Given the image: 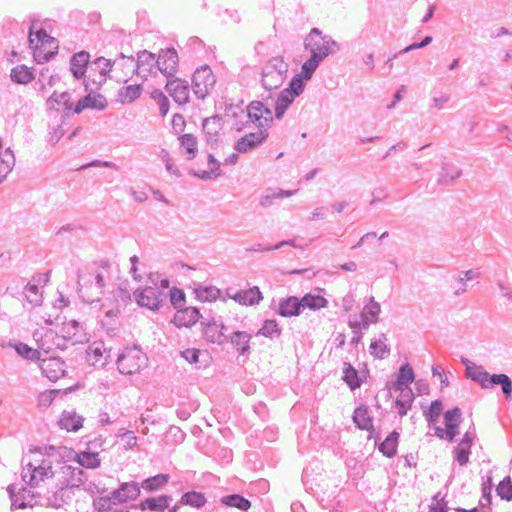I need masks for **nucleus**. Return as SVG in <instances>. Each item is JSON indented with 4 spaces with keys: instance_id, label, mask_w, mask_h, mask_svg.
I'll return each mask as SVG.
<instances>
[{
    "instance_id": "obj_1",
    "label": "nucleus",
    "mask_w": 512,
    "mask_h": 512,
    "mask_svg": "<svg viewBox=\"0 0 512 512\" xmlns=\"http://www.w3.org/2000/svg\"><path fill=\"white\" fill-rule=\"evenodd\" d=\"M304 48L310 52V57L303 63V73L307 77H312L319 64L334 54L339 47L330 36L323 35L318 28H312L304 39Z\"/></svg>"
},
{
    "instance_id": "obj_2",
    "label": "nucleus",
    "mask_w": 512,
    "mask_h": 512,
    "mask_svg": "<svg viewBox=\"0 0 512 512\" xmlns=\"http://www.w3.org/2000/svg\"><path fill=\"white\" fill-rule=\"evenodd\" d=\"M413 368L409 364L400 367L396 380L389 386L390 396L395 401V408L399 415H406L414 401V394L410 384L414 381Z\"/></svg>"
},
{
    "instance_id": "obj_3",
    "label": "nucleus",
    "mask_w": 512,
    "mask_h": 512,
    "mask_svg": "<svg viewBox=\"0 0 512 512\" xmlns=\"http://www.w3.org/2000/svg\"><path fill=\"white\" fill-rule=\"evenodd\" d=\"M287 72L288 64L284 61L283 57H272L262 67V86L268 91L278 89L285 81Z\"/></svg>"
},
{
    "instance_id": "obj_4",
    "label": "nucleus",
    "mask_w": 512,
    "mask_h": 512,
    "mask_svg": "<svg viewBox=\"0 0 512 512\" xmlns=\"http://www.w3.org/2000/svg\"><path fill=\"white\" fill-rule=\"evenodd\" d=\"M117 369L121 374L139 373L148 364L147 355L138 346L126 347L117 356Z\"/></svg>"
},
{
    "instance_id": "obj_5",
    "label": "nucleus",
    "mask_w": 512,
    "mask_h": 512,
    "mask_svg": "<svg viewBox=\"0 0 512 512\" xmlns=\"http://www.w3.org/2000/svg\"><path fill=\"white\" fill-rule=\"evenodd\" d=\"M55 475L52 467V461L49 458H43L37 465L29 462L22 472L23 481L34 488L40 482L52 478Z\"/></svg>"
},
{
    "instance_id": "obj_6",
    "label": "nucleus",
    "mask_w": 512,
    "mask_h": 512,
    "mask_svg": "<svg viewBox=\"0 0 512 512\" xmlns=\"http://www.w3.org/2000/svg\"><path fill=\"white\" fill-rule=\"evenodd\" d=\"M133 295L140 307H145L152 311H158L165 304L167 297L166 293L157 291L156 288L151 286L138 288L134 291Z\"/></svg>"
},
{
    "instance_id": "obj_7",
    "label": "nucleus",
    "mask_w": 512,
    "mask_h": 512,
    "mask_svg": "<svg viewBox=\"0 0 512 512\" xmlns=\"http://www.w3.org/2000/svg\"><path fill=\"white\" fill-rule=\"evenodd\" d=\"M216 78L208 65L197 68L192 76L194 94L199 99H204L214 87Z\"/></svg>"
},
{
    "instance_id": "obj_8",
    "label": "nucleus",
    "mask_w": 512,
    "mask_h": 512,
    "mask_svg": "<svg viewBox=\"0 0 512 512\" xmlns=\"http://www.w3.org/2000/svg\"><path fill=\"white\" fill-rule=\"evenodd\" d=\"M462 422V413L459 408L448 410L444 414V427L435 426V435L444 440L452 441L459 434V426Z\"/></svg>"
},
{
    "instance_id": "obj_9",
    "label": "nucleus",
    "mask_w": 512,
    "mask_h": 512,
    "mask_svg": "<svg viewBox=\"0 0 512 512\" xmlns=\"http://www.w3.org/2000/svg\"><path fill=\"white\" fill-rule=\"evenodd\" d=\"M204 339L212 344L223 345L228 342L226 335V326L223 324L221 317L218 319H204L201 321Z\"/></svg>"
},
{
    "instance_id": "obj_10",
    "label": "nucleus",
    "mask_w": 512,
    "mask_h": 512,
    "mask_svg": "<svg viewBox=\"0 0 512 512\" xmlns=\"http://www.w3.org/2000/svg\"><path fill=\"white\" fill-rule=\"evenodd\" d=\"M354 423L357 424L361 433L358 435L359 438H366L372 442V445H376V434L373 429L372 418L366 407H358L354 411Z\"/></svg>"
},
{
    "instance_id": "obj_11",
    "label": "nucleus",
    "mask_w": 512,
    "mask_h": 512,
    "mask_svg": "<svg viewBox=\"0 0 512 512\" xmlns=\"http://www.w3.org/2000/svg\"><path fill=\"white\" fill-rule=\"evenodd\" d=\"M178 54L174 48L162 49L157 57L156 65L167 78L174 77L178 68Z\"/></svg>"
},
{
    "instance_id": "obj_12",
    "label": "nucleus",
    "mask_w": 512,
    "mask_h": 512,
    "mask_svg": "<svg viewBox=\"0 0 512 512\" xmlns=\"http://www.w3.org/2000/svg\"><path fill=\"white\" fill-rule=\"evenodd\" d=\"M39 368L43 376L53 382L64 376L66 372V364L59 357L40 358Z\"/></svg>"
},
{
    "instance_id": "obj_13",
    "label": "nucleus",
    "mask_w": 512,
    "mask_h": 512,
    "mask_svg": "<svg viewBox=\"0 0 512 512\" xmlns=\"http://www.w3.org/2000/svg\"><path fill=\"white\" fill-rule=\"evenodd\" d=\"M203 133L205 141L211 149H215L219 145V133L222 129V117L214 115L203 120Z\"/></svg>"
},
{
    "instance_id": "obj_14",
    "label": "nucleus",
    "mask_w": 512,
    "mask_h": 512,
    "mask_svg": "<svg viewBox=\"0 0 512 512\" xmlns=\"http://www.w3.org/2000/svg\"><path fill=\"white\" fill-rule=\"evenodd\" d=\"M165 89L179 105L189 102V85L186 81L176 77L167 78Z\"/></svg>"
},
{
    "instance_id": "obj_15",
    "label": "nucleus",
    "mask_w": 512,
    "mask_h": 512,
    "mask_svg": "<svg viewBox=\"0 0 512 512\" xmlns=\"http://www.w3.org/2000/svg\"><path fill=\"white\" fill-rule=\"evenodd\" d=\"M268 137L267 129L253 132L242 136L235 144L234 149L239 153H247L260 146Z\"/></svg>"
},
{
    "instance_id": "obj_16",
    "label": "nucleus",
    "mask_w": 512,
    "mask_h": 512,
    "mask_svg": "<svg viewBox=\"0 0 512 512\" xmlns=\"http://www.w3.org/2000/svg\"><path fill=\"white\" fill-rule=\"evenodd\" d=\"M140 494V486L137 482H124L111 492L114 504H122L129 500L136 499Z\"/></svg>"
},
{
    "instance_id": "obj_17",
    "label": "nucleus",
    "mask_w": 512,
    "mask_h": 512,
    "mask_svg": "<svg viewBox=\"0 0 512 512\" xmlns=\"http://www.w3.org/2000/svg\"><path fill=\"white\" fill-rule=\"evenodd\" d=\"M63 340H70L73 344L88 341L87 334L84 332L83 326L77 320H70L63 323L61 329Z\"/></svg>"
},
{
    "instance_id": "obj_18",
    "label": "nucleus",
    "mask_w": 512,
    "mask_h": 512,
    "mask_svg": "<svg viewBox=\"0 0 512 512\" xmlns=\"http://www.w3.org/2000/svg\"><path fill=\"white\" fill-rule=\"evenodd\" d=\"M100 62H104V68L99 71V79H91L90 76L84 79V86L86 91L93 92L94 89L98 90L106 82L108 73L112 69L113 62L105 57H98L94 60L93 64L96 66L100 65Z\"/></svg>"
},
{
    "instance_id": "obj_19",
    "label": "nucleus",
    "mask_w": 512,
    "mask_h": 512,
    "mask_svg": "<svg viewBox=\"0 0 512 512\" xmlns=\"http://www.w3.org/2000/svg\"><path fill=\"white\" fill-rule=\"evenodd\" d=\"M202 315L196 307L178 309L174 315L173 323L177 327H191L196 324Z\"/></svg>"
},
{
    "instance_id": "obj_20",
    "label": "nucleus",
    "mask_w": 512,
    "mask_h": 512,
    "mask_svg": "<svg viewBox=\"0 0 512 512\" xmlns=\"http://www.w3.org/2000/svg\"><path fill=\"white\" fill-rule=\"evenodd\" d=\"M73 495L71 489L57 482V489L46 497L47 505L56 509L61 508L72 499Z\"/></svg>"
},
{
    "instance_id": "obj_21",
    "label": "nucleus",
    "mask_w": 512,
    "mask_h": 512,
    "mask_svg": "<svg viewBox=\"0 0 512 512\" xmlns=\"http://www.w3.org/2000/svg\"><path fill=\"white\" fill-rule=\"evenodd\" d=\"M90 61V54L87 51H80L75 53L70 59V71L73 77L77 80L86 79L85 73L87 65Z\"/></svg>"
},
{
    "instance_id": "obj_22",
    "label": "nucleus",
    "mask_w": 512,
    "mask_h": 512,
    "mask_svg": "<svg viewBox=\"0 0 512 512\" xmlns=\"http://www.w3.org/2000/svg\"><path fill=\"white\" fill-rule=\"evenodd\" d=\"M173 498L171 495H160L158 497H148L139 503L142 511L150 510L154 512H164L169 508Z\"/></svg>"
},
{
    "instance_id": "obj_23",
    "label": "nucleus",
    "mask_w": 512,
    "mask_h": 512,
    "mask_svg": "<svg viewBox=\"0 0 512 512\" xmlns=\"http://www.w3.org/2000/svg\"><path fill=\"white\" fill-rule=\"evenodd\" d=\"M230 298L241 305L253 306L263 299V295L259 287L254 286L247 290L237 291L234 295H230Z\"/></svg>"
},
{
    "instance_id": "obj_24",
    "label": "nucleus",
    "mask_w": 512,
    "mask_h": 512,
    "mask_svg": "<svg viewBox=\"0 0 512 512\" xmlns=\"http://www.w3.org/2000/svg\"><path fill=\"white\" fill-rule=\"evenodd\" d=\"M276 312L282 317L298 316L302 312V305L299 298L290 296L279 301Z\"/></svg>"
},
{
    "instance_id": "obj_25",
    "label": "nucleus",
    "mask_w": 512,
    "mask_h": 512,
    "mask_svg": "<svg viewBox=\"0 0 512 512\" xmlns=\"http://www.w3.org/2000/svg\"><path fill=\"white\" fill-rule=\"evenodd\" d=\"M37 25L36 22H32L30 28H29V34H28V41L29 46L31 49L34 50L33 56L37 63H44L48 62L50 59H52L56 55V51L53 50H45L46 46L41 45H34L35 39L33 38V29Z\"/></svg>"
},
{
    "instance_id": "obj_26",
    "label": "nucleus",
    "mask_w": 512,
    "mask_h": 512,
    "mask_svg": "<svg viewBox=\"0 0 512 512\" xmlns=\"http://www.w3.org/2000/svg\"><path fill=\"white\" fill-rule=\"evenodd\" d=\"M251 335L246 331H234L228 336V342L237 350L240 355L250 353Z\"/></svg>"
},
{
    "instance_id": "obj_27",
    "label": "nucleus",
    "mask_w": 512,
    "mask_h": 512,
    "mask_svg": "<svg viewBox=\"0 0 512 512\" xmlns=\"http://www.w3.org/2000/svg\"><path fill=\"white\" fill-rule=\"evenodd\" d=\"M59 426L67 431H78L83 425V418L75 411L64 410L58 421Z\"/></svg>"
},
{
    "instance_id": "obj_28",
    "label": "nucleus",
    "mask_w": 512,
    "mask_h": 512,
    "mask_svg": "<svg viewBox=\"0 0 512 512\" xmlns=\"http://www.w3.org/2000/svg\"><path fill=\"white\" fill-rule=\"evenodd\" d=\"M61 477L58 479L59 483L65 485L69 489L73 491L74 488H79L82 486V482L79 481L80 478L76 476L75 467L72 465H63L60 467Z\"/></svg>"
},
{
    "instance_id": "obj_29",
    "label": "nucleus",
    "mask_w": 512,
    "mask_h": 512,
    "mask_svg": "<svg viewBox=\"0 0 512 512\" xmlns=\"http://www.w3.org/2000/svg\"><path fill=\"white\" fill-rule=\"evenodd\" d=\"M142 85L133 84L122 87L118 90L117 100L122 104H129L138 99L142 94Z\"/></svg>"
},
{
    "instance_id": "obj_30",
    "label": "nucleus",
    "mask_w": 512,
    "mask_h": 512,
    "mask_svg": "<svg viewBox=\"0 0 512 512\" xmlns=\"http://www.w3.org/2000/svg\"><path fill=\"white\" fill-rule=\"evenodd\" d=\"M473 439V435L467 432L459 442L456 448V459L460 465H464L468 462Z\"/></svg>"
},
{
    "instance_id": "obj_31",
    "label": "nucleus",
    "mask_w": 512,
    "mask_h": 512,
    "mask_svg": "<svg viewBox=\"0 0 512 512\" xmlns=\"http://www.w3.org/2000/svg\"><path fill=\"white\" fill-rule=\"evenodd\" d=\"M501 385L503 393L506 395L507 398L511 397L512 393V383L509 379V377L505 374H498V375H492L490 376L488 373L486 375V380L484 382L483 387H491L494 385Z\"/></svg>"
},
{
    "instance_id": "obj_32",
    "label": "nucleus",
    "mask_w": 512,
    "mask_h": 512,
    "mask_svg": "<svg viewBox=\"0 0 512 512\" xmlns=\"http://www.w3.org/2000/svg\"><path fill=\"white\" fill-rule=\"evenodd\" d=\"M75 460L79 466L89 469L98 468L101 464L98 453L90 450L77 453Z\"/></svg>"
},
{
    "instance_id": "obj_33",
    "label": "nucleus",
    "mask_w": 512,
    "mask_h": 512,
    "mask_svg": "<svg viewBox=\"0 0 512 512\" xmlns=\"http://www.w3.org/2000/svg\"><path fill=\"white\" fill-rule=\"evenodd\" d=\"M295 96L287 90H282L275 101V117L281 119L289 106L293 103Z\"/></svg>"
},
{
    "instance_id": "obj_34",
    "label": "nucleus",
    "mask_w": 512,
    "mask_h": 512,
    "mask_svg": "<svg viewBox=\"0 0 512 512\" xmlns=\"http://www.w3.org/2000/svg\"><path fill=\"white\" fill-rule=\"evenodd\" d=\"M15 161V155L11 148H6L0 159V183H2L13 170Z\"/></svg>"
},
{
    "instance_id": "obj_35",
    "label": "nucleus",
    "mask_w": 512,
    "mask_h": 512,
    "mask_svg": "<svg viewBox=\"0 0 512 512\" xmlns=\"http://www.w3.org/2000/svg\"><path fill=\"white\" fill-rule=\"evenodd\" d=\"M11 80L18 84H28L34 79V74L26 65H17L10 73Z\"/></svg>"
},
{
    "instance_id": "obj_36",
    "label": "nucleus",
    "mask_w": 512,
    "mask_h": 512,
    "mask_svg": "<svg viewBox=\"0 0 512 512\" xmlns=\"http://www.w3.org/2000/svg\"><path fill=\"white\" fill-rule=\"evenodd\" d=\"M170 476L168 474L160 473L149 477L142 481L140 488L148 492H153L161 489L169 482Z\"/></svg>"
},
{
    "instance_id": "obj_37",
    "label": "nucleus",
    "mask_w": 512,
    "mask_h": 512,
    "mask_svg": "<svg viewBox=\"0 0 512 512\" xmlns=\"http://www.w3.org/2000/svg\"><path fill=\"white\" fill-rule=\"evenodd\" d=\"M247 117L250 121L248 123H254L258 128H264L263 118V102L252 101L247 107Z\"/></svg>"
},
{
    "instance_id": "obj_38",
    "label": "nucleus",
    "mask_w": 512,
    "mask_h": 512,
    "mask_svg": "<svg viewBox=\"0 0 512 512\" xmlns=\"http://www.w3.org/2000/svg\"><path fill=\"white\" fill-rule=\"evenodd\" d=\"M221 503L237 508L241 511H247L251 507V502L240 494H230L221 498Z\"/></svg>"
},
{
    "instance_id": "obj_39",
    "label": "nucleus",
    "mask_w": 512,
    "mask_h": 512,
    "mask_svg": "<svg viewBox=\"0 0 512 512\" xmlns=\"http://www.w3.org/2000/svg\"><path fill=\"white\" fill-rule=\"evenodd\" d=\"M207 500L203 493L197 491L185 492L180 499V504L188 505L194 508H202Z\"/></svg>"
},
{
    "instance_id": "obj_40",
    "label": "nucleus",
    "mask_w": 512,
    "mask_h": 512,
    "mask_svg": "<svg viewBox=\"0 0 512 512\" xmlns=\"http://www.w3.org/2000/svg\"><path fill=\"white\" fill-rule=\"evenodd\" d=\"M399 434L392 432L380 444L379 450L386 457H393L397 453Z\"/></svg>"
},
{
    "instance_id": "obj_41",
    "label": "nucleus",
    "mask_w": 512,
    "mask_h": 512,
    "mask_svg": "<svg viewBox=\"0 0 512 512\" xmlns=\"http://www.w3.org/2000/svg\"><path fill=\"white\" fill-rule=\"evenodd\" d=\"M90 351L94 356L95 363L101 362V366H104L111 359L112 349H107L103 342H94Z\"/></svg>"
},
{
    "instance_id": "obj_42",
    "label": "nucleus",
    "mask_w": 512,
    "mask_h": 512,
    "mask_svg": "<svg viewBox=\"0 0 512 512\" xmlns=\"http://www.w3.org/2000/svg\"><path fill=\"white\" fill-rule=\"evenodd\" d=\"M63 340L55 331L52 329H46L44 335L40 337L39 345L37 349L48 354L53 350L54 341Z\"/></svg>"
},
{
    "instance_id": "obj_43",
    "label": "nucleus",
    "mask_w": 512,
    "mask_h": 512,
    "mask_svg": "<svg viewBox=\"0 0 512 512\" xmlns=\"http://www.w3.org/2000/svg\"><path fill=\"white\" fill-rule=\"evenodd\" d=\"M310 78L311 77H307L303 73V65H302L301 66V73L300 74H296L295 76H293L292 79L290 80L289 84H288V87L285 88L284 90H287L293 96L297 97V96H299L304 91L305 81L309 80Z\"/></svg>"
},
{
    "instance_id": "obj_44",
    "label": "nucleus",
    "mask_w": 512,
    "mask_h": 512,
    "mask_svg": "<svg viewBox=\"0 0 512 512\" xmlns=\"http://www.w3.org/2000/svg\"><path fill=\"white\" fill-rule=\"evenodd\" d=\"M180 145L183 147L188 154V159L192 160L195 158L196 153L198 151V142L197 138L190 133L183 134L179 137Z\"/></svg>"
},
{
    "instance_id": "obj_45",
    "label": "nucleus",
    "mask_w": 512,
    "mask_h": 512,
    "mask_svg": "<svg viewBox=\"0 0 512 512\" xmlns=\"http://www.w3.org/2000/svg\"><path fill=\"white\" fill-rule=\"evenodd\" d=\"M13 347L16 353L26 360L39 361L41 358V352L38 349H34L23 342H17Z\"/></svg>"
},
{
    "instance_id": "obj_46",
    "label": "nucleus",
    "mask_w": 512,
    "mask_h": 512,
    "mask_svg": "<svg viewBox=\"0 0 512 512\" xmlns=\"http://www.w3.org/2000/svg\"><path fill=\"white\" fill-rule=\"evenodd\" d=\"M33 38L35 39L34 45H48L50 48H53L55 50L58 48L56 39L48 35L47 31L42 27L37 29L35 27L33 29Z\"/></svg>"
},
{
    "instance_id": "obj_47",
    "label": "nucleus",
    "mask_w": 512,
    "mask_h": 512,
    "mask_svg": "<svg viewBox=\"0 0 512 512\" xmlns=\"http://www.w3.org/2000/svg\"><path fill=\"white\" fill-rule=\"evenodd\" d=\"M196 298L202 302L215 301L220 297V289L214 286H201L195 289Z\"/></svg>"
},
{
    "instance_id": "obj_48",
    "label": "nucleus",
    "mask_w": 512,
    "mask_h": 512,
    "mask_svg": "<svg viewBox=\"0 0 512 512\" xmlns=\"http://www.w3.org/2000/svg\"><path fill=\"white\" fill-rule=\"evenodd\" d=\"M299 300L302 305V310L306 307L312 310H317L326 307L328 304L327 300L320 295L306 294Z\"/></svg>"
},
{
    "instance_id": "obj_49",
    "label": "nucleus",
    "mask_w": 512,
    "mask_h": 512,
    "mask_svg": "<svg viewBox=\"0 0 512 512\" xmlns=\"http://www.w3.org/2000/svg\"><path fill=\"white\" fill-rule=\"evenodd\" d=\"M47 104L50 109L58 110V108H55L54 104L57 105H64L65 110L67 111V114L71 110V103H70V94L67 91H64L60 94H57V92H54L47 100Z\"/></svg>"
},
{
    "instance_id": "obj_50",
    "label": "nucleus",
    "mask_w": 512,
    "mask_h": 512,
    "mask_svg": "<svg viewBox=\"0 0 512 512\" xmlns=\"http://www.w3.org/2000/svg\"><path fill=\"white\" fill-rule=\"evenodd\" d=\"M16 485L15 484H10L8 487H7V493L9 495V498L11 500V510H16V509H24V508H27V507H33L34 506V503H31L30 501H26V496L23 495L22 496V500L21 502H18V495H17V492H16Z\"/></svg>"
},
{
    "instance_id": "obj_51",
    "label": "nucleus",
    "mask_w": 512,
    "mask_h": 512,
    "mask_svg": "<svg viewBox=\"0 0 512 512\" xmlns=\"http://www.w3.org/2000/svg\"><path fill=\"white\" fill-rule=\"evenodd\" d=\"M155 54L143 50L138 52L136 61V70L144 68L146 71H151V68L156 65Z\"/></svg>"
},
{
    "instance_id": "obj_52",
    "label": "nucleus",
    "mask_w": 512,
    "mask_h": 512,
    "mask_svg": "<svg viewBox=\"0 0 512 512\" xmlns=\"http://www.w3.org/2000/svg\"><path fill=\"white\" fill-rule=\"evenodd\" d=\"M84 101L87 104V108L96 109L99 111L105 110L108 103L106 98L102 94H92L90 91L84 97Z\"/></svg>"
},
{
    "instance_id": "obj_53",
    "label": "nucleus",
    "mask_w": 512,
    "mask_h": 512,
    "mask_svg": "<svg viewBox=\"0 0 512 512\" xmlns=\"http://www.w3.org/2000/svg\"><path fill=\"white\" fill-rule=\"evenodd\" d=\"M256 335H262L267 338H273L274 336L281 335V329L278 326V323L274 319H267L264 321L262 327L258 330Z\"/></svg>"
},
{
    "instance_id": "obj_54",
    "label": "nucleus",
    "mask_w": 512,
    "mask_h": 512,
    "mask_svg": "<svg viewBox=\"0 0 512 512\" xmlns=\"http://www.w3.org/2000/svg\"><path fill=\"white\" fill-rule=\"evenodd\" d=\"M380 313V306L378 303L370 300V302L364 307L361 315L364 321V324L367 325L369 323L375 322Z\"/></svg>"
},
{
    "instance_id": "obj_55",
    "label": "nucleus",
    "mask_w": 512,
    "mask_h": 512,
    "mask_svg": "<svg viewBox=\"0 0 512 512\" xmlns=\"http://www.w3.org/2000/svg\"><path fill=\"white\" fill-rule=\"evenodd\" d=\"M168 296L171 305L176 309V311L185 307L186 295L182 289L172 287L169 289Z\"/></svg>"
},
{
    "instance_id": "obj_56",
    "label": "nucleus",
    "mask_w": 512,
    "mask_h": 512,
    "mask_svg": "<svg viewBox=\"0 0 512 512\" xmlns=\"http://www.w3.org/2000/svg\"><path fill=\"white\" fill-rule=\"evenodd\" d=\"M466 373L467 376L474 380L479 382L482 386H484V382L486 380L487 372L483 370L482 367L475 365L471 362H466Z\"/></svg>"
},
{
    "instance_id": "obj_57",
    "label": "nucleus",
    "mask_w": 512,
    "mask_h": 512,
    "mask_svg": "<svg viewBox=\"0 0 512 512\" xmlns=\"http://www.w3.org/2000/svg\"><path fill=\"white\" fill-rule=\"evenodd\" d=\"M25 296L27 301L33 306H38L42 302V295L39 292V288L36 284L28 283L25 288Z\"/></svg>"
},
{
    "instance_id": "obj_58",
    "label": "nucleus",
    "mask_w": 512,
    "mask_h": 512,
    "mask_svg": "<svg viewBox=\"0 0 512 512\" xmlns=\"http://www.w3.org/2000/svg\"><path fill=\"white\" fill-rule=\"evenodd\" d=\"M497 494L503 500L510 501L512 499V482L510 478H506L499 483Z\"/></svg>"
},
{
    "instance_id": "obj_59",
    "label": "nucleus",
    "mask_w": 512,
    "mask_h": 512,
    "mask_svg": "<svg viewBox=\"0 0 512 512\" xmlns=\"http://www.w3.org/2000/svg\"><path fill=\"white\" fill-rule=\"evenodd\" d=\"M93 505L95 509H97L99 512H111L112 511V505H115L113 503V498H111V494L107 496H102L97 499H94Z\"/></svg>"
},
{
    "instance_id": "obj_60",
    "label": "nucleus",
    "mask_w": 512,
    "mask_h": 512,
    "mask_svg": "<svg viewBox=\"0 0 512 512\" xmlns=\"http://www.w3.org/2000/svg\"><path fill=\"white\" fill-rule=\"evenodd\" d=\"M286 245L293 246L294 240H284L281 241L273 246H263L259 243L252 245L250 248L247 249V251H253V252H262V251H272L276 249H280Z\"/></svg>"
},
{
    "instance_id": "obj_61",
    "label": "nucleus",
    "mask_w": 512,
    "mask_h": 512,
    "mask_svg": "<svg viewBox=\"0 0 512 512\" xmlns=\"http://www.w3.org/2000/svg\"><path fill=\"white\" fill-rule=\"evenodd\" d=\"M442 403L438 400L433 401L426 412V417L430 424H434L442 412Z\"/></svg>"
},
{
    "instance_id": "obj_62",
    "label": "nucleus",
    "mask_w": 512,
    "mask_h": 512,
    "mask_svg": "<svg viewBox=\"0 0 512 512\" xmlns=\"http://www.w3.org/2000/svg\"><path fill=\"white\" fill-rule=\"evenodd\" d=\"M207 164H208V168H209V171H211L214 175V178H217L221 175V170H220V162L215 158V156L211 153L208 154V157H207Z\"/></svg>"
},
{
    "instance_id": "obj_63",
    "label": "nucleus",
    "mask_w": 512,
    "mask_h": 512,
    "mask_svg": "<svg viewBox=\"0 0 512 512\" xmlns=\"http://www.w3.org/2000/svg\"><path fill=\"white\" fill-rule=\"evenodd\" d=\"M201 352L198 349H186L181 352V356L191 364H197L199 362V356Z\"/></svg>"
},
{
    "instance_id": "obj_64",
    "label": "nucleus",
    "mask_w": 512,
    "mask_h": 512,
    "mask_svg": "<svg viewBox=\"0 0 512 512\" xmlns=\"http://www.w3.org/2000/svg\"><path fill=\"white\" fill-rule=\"evenodd\" d=\"M429 508L430 512H445L446 503L443 498H439L438 496H436L432 499Z\"/></svg>"
}]
</instances>
